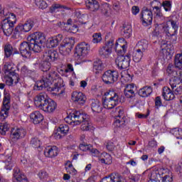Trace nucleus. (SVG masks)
I'll return each instance as SVG.
<instances>
[{
	"label": "nucleus",
	"mask_w": 182,
	"mask_h": 182,
	"mask_svg": "<svg viewBox=\"0 0 182 182\" xmlns=\"http://www.w3.org/2000/svg\"><path fill=\"white\" fill-rule=\"evenodd\" d=\"M130 55H118L115 60V63L119 69H127L130 66Z\"/></svg>",
	"instance_id": "12"
},
{
	"label": "nucleus",
	"mask_w": 182,
	"mask_h": 182,
	"mask_svg": "<svg viewBox=\"0 0 182 182\" xmlns=\"http://www.w3.org/2000/svg\"><path fill=\"white\" fill-rule=\"evenodd\" d=\"M136 87L134 84H127L124 90V95L127 99H132L136 96Z\"/></svg>",
	"instance_id": "23"
},
{
	"label": "nucleus",
	"mask_w": 182,
	"mask_h": 182,
	"mask_svg": "<svg viewBox=\"0 0 182 182\" xmlns=\"http://www.w3.org/2000/svg\"><path fill=\"white\" fill-rule=\"evenodd\" d=\"M10 103L11 95L8 92H4L3 106L0 112V120H5V119L8 117L9 114V109H11V106H9Z\"/></svg>",
	"instance_id": "7"
},
{
	"label": "nucleus",
	"mask_w": 182,
	"mask_h": 182,
	"mask_svg": "<svg viewBox=\"0 0 182 182\" xmlns=\"http://www.w3.org/2000/svg\"><path fill=\"white\" fill-rule=\"evenodd\" d=\"M13 177L17 182H28V178H26L25 174L21 172V169L18 167L14 168Z\"/></svg>",
	"instance_id": "21"
},
{
	"label": "nucleus",
	"mask_w": 182,
	"mask_h": 182,
	"mask_svg": "<svg viewBox=\"0 0 182 182\" xmlns=\"http://www.w3.org/2000/svg\"><path fill=\"white\" fill-rule=\"evenodd\" d=\"M105 158L100 159V163L102 164H112V156L109 154H105Z\"/></svg>",
	"instance_id": "45"
},
{
	"label": "nucleus",
	"mask_w": 182,
	"mask_h": 182,
	"mask_svg": "<svg viewBox=\"0 0 182 182\" xmlns=\"http://www.w3.org/2000/svg\"><path fill=\"white\" fill-rule=\"evenodd\" d=\"M114 147H116V146L114 145V144L112 141H108L107 143V149L108 150V151H113V150H114Z\"/></svg>",
	"instance_id": "64"
},
{
	"label": "nucleus",
	"mask_w": 182,
	"mask_h": 182,
	"mask_svg": "<svg viewBox=\"0 0 182 182\" xmlns=\"http://www.w3.org/2000/svg\"><path fill=\"white\" fill-rule=\"evenodd\" d=\"M27 41L31 43L33 46L34 50L36 53H39L42 51V48H45V43H46V37L43 33L37 31L27 38Z\"/></svg>",
	"instance_id": "3"
},
{
	"label": "nucleus",
	"mask_w": 182,
	"mask_h": 182,
	"mask_svg": "<svg viewBox=\"0 0 182 182\" xmlns=\"http://www.w3.org/2000/svg\"><path fill=\"white\" fill-rule=\"evenodd\" d=\"M105 97L102 102L105 109H114L120 103V96L113 90H109L105 93Z\"/></svg>",
	"instance_id": "4"
},
{
	"label": "nucleus",
	"mask_w": 182,
	"mask_h": 182,
	"mask_svg": "<svg viewBox=\"0 0 182 182\" xmlns=\"http://www.w3.org/2000/svg\"><path fill=\"white\" fill-rule=\"evenodd\" d=\"M3 72H4L6 75H9V76H14L16 77V80L15 81V85L19 82V77L16 75V73H15V68H14L12 64L6 63L3 68Z\"/></svg>",
	"instance_id": "17"
},
{
	"label": "nucleus",
	"mask_w": 182,
	"mask_h": 182,
	"mask_svg": "<svg viewBox=\"0 0 182 182\" xmlns=\"http://www.w3.org/2000/svg\"><path fill=\"white\" fill-rule=\"evenodd\" d=\"M162 96L164 100H166L167 102H169L170 100H174L176 97L174 92L168 87H164Z\"/></svg>",
	"instance_id": "25"
},
{
	"label": "nucleus",
	"mask_w": 182,
	"mask_h": 182,
	"mask_svg": "<svg viewBox=\"0 0 182 182\" xmlns=\"http://www.w3.org/2000/svg\"><path fill=\"white\" fill-rule=\"evenodd\" d=\"M124 119V117L115 118V121L113 123L114 127H124L126 125V120Z\"/></svg>",
	"instance_id": "36"
},
{
	"label": "nucleus",
	"mask_w": 182,
	"mask_h": 182,
	"mask_svg": "<svg viewBox=\"0 0 182 182\" xmlns=\"http://www.w3.org/2000/svg\"><path fill=\"white\" fill-rule=\"evenodd\" d=\"M168 23H171V28L173 29L176 32H177V31H178V21H176V20H173V19H170L168 21Z\"/></svg>",
	"instance_id": "52"
},
{
	"label": "nucleus",
	"mask_w": 182,
	"mask_h": 182,
	"mask_svg": "<svg viewBox=\"0 0 182 182\" xmlns=\"http://www.w3.org/2000/svg\"><path fill=\"white\" fill-rule=\"evenodd\" d=\"M57 107L58 104H56V102L50 98L40 109L46 112V113H53Z\"/></svg>",
	"instance_id": "16"
},
{
	"label": "nucleus",
	"mask_w": 182,
	"mask_h": 182,
	"mask_svg": "<svg viewBox=\"0 0 182 182\" xmlns=\"http://www.w3.org/2000/svg\"><path fill=\"white\" fill-rule=\"evenodd\" d=\"M173 95H181L182 93V85H178L176 87L172 89Z\"/></svg>",
	"instance_id": "61"
},
{
	"label": "nucleus",
	"mask_w": 182,
	"mask_h": 182,
	"mask_svg": "<svg viewBox=\"0 0 182 182\" xmlns=\"http://www.w3.org/2000/svg\"><path fill=\"white\" fill-rule=\"evenodd\" d=\"M50 99V98H49L48 94H46V92H41L36 96L35 102L39 103L38 107L39 109H41V106H43V105L46 104Z\"/></svg>",
	"instance_id": "24"
},
{
	"label": "nucleus",
	"mask_w": 182,
	"mask_h": 182,
	"mask_svg": "<svg viewBox=\"0 0 182 182\" xmlns=\"http://www.w3.org/2000/svg\"><path fill=\"white\" fill-rule=\"evenodd\" d=\"M101 12L103 15H109V4H105L101 6Z\"/></svg>",
	"instance_id": "57"
},
{
	"label": "nucleus",
	"mask_w": 182,
	"mask_h": 182,
	"mask_svg": "<svg viewBox=\"0 0 182 182\" xmlns=\"http://www.w3.org/2000/svg\"><path fill=\"white\" fill-rule=\"evenodd\" d=\"M26 136V130L23 128H12L10 133V138L14 141L23 139Z\"/></svg>",
	"instance_id": "14"
},
{
	"label": "nucleus",
	"mask_w": 182,
	"mask_h": 182,
	"mask_svg": "<svg viewBox=\"0 0 182 182\" xmlns=\"http://www.w3.org/2000/svg\"><path fill=\"white\" fill-rule=\"evenodd\" d=\"M86 6L88 9H90L92 12H95V11H98L100 8L99 5V2L96 0H87L86 1Z\"/></svg>",
	"instance_id": "31"
},
{
	"label": "nucleus",
	"mask_w": 182,
	"mask_h": 182,
	"mask_svg": "<svg viewBox=\"0 0 182 182\" xmlns=\"http://www.w3.org/2000/svg\"><path fill=\"white\" fill-rule=\"evenodd\" d=\"M13 177L17 182H28V178H26L25 174L21 172V169L18 167L14 168Z\"/></svg>",
	"instance_id": "22"
},
{
	"label": "nucleus",
	"mask_w": 182,
	"mask_h": 182,
	"mask_svg": "<svg viewBox=\"0 0 182 182\" xmlns=\"http://www.w3.org/2000/svg\"><path fill=\"white\" fill-rule=\"evenodd\" d=\"M166 73L168 76H171L172 77L177 76V71L174 70V65H173V64H169L168 65Z\"/></svg>",
	"instance_id": "44"
},
{
	"label": "nucleus",
	"mask_w": 182,
	"mask_h": 182,
	"mask_svg": "<svg viewBox=\"0 0 182 182\" xmlns=\"http://www.w3.org/2000/svg\"><path fill=\"white\" fill-rule=\"evenodd\" d=\"M102 82L105 85H113L119 79V72L117 70H108L102 76Z\"/></svg>",
	"instance_id": "8"
},
{
	"label": "nucleus",
	"mask_w": 182,
	"mask_h": 182,
	"mask_svg": "<svg viewBox=\"0 0 182 182\" xmlns=\"http://www.w3.org/2000/svg\"><path fill=\"white\" fill-rule=\"evenodd\" d=\"M62 41H63V36L62 34H58L49 38L47 41V45L48 48H56V46H58L59 43H60Z\"/></svg>",
	"instance_id": "20"
},
{
	"label": "nucleus",
	"mask_w": 182,
	"mask_h": 182,
	"mask_svg": "<svg viewBox=\"0 0 182 182\" xmlns=\"http://www.w3.org/2000/svg\"><path fill=\"white\" fill-rule=\"evenodd\" d=\"M138 50H141V52H146L147 48H149V41L147 40H141L137 43Z\"/></svg>",
	"instance_id": "35"
},
{
	"label": "nucleus",
	"mask_w": 182,
	"mask_h": 182,
	"mask_svg": "<svg viewBox=\"0 0 182 182\" xmlns=\"http://www.w3.org/2000/svg\"><path fill=\"white\" fill-rule=\"evenodd\" d=\"M140 19L144 26H149L153 23V11L144 6L142 8L140 14Z\"/></svg>",
	"instance_id": "9"
},
{
	"label": "nucleus",
	"mask_w": 182,
	"mask_h": 182,
	"mask_svg": "<svg viewBox=\"0 0 182 182\" xmlns=\"http://www.w3.org/2000/svg\"><path fill=\"white\" fill-rule=\"evenodd\" d=\"M65 166H66L65 168H66L67 173H70V174H72V173L76 174L77 171L73 167V165L72 164L70 161H68L65 164Z\"/></svg>",
	"instance_id": "42"
},
{
	"label": "nucleus",
	"mask_w": 182,
	"mask_h": 182,
	"mask_svg": "<svg viewBox=\"0 0 182 182\" xmlns=\"http://www.w3.org/2000/svg\"><path fill=\"white\" fill-rule=\"evenodd\" d=\"M114 46V38L112 37L108 41H107L104 46L100 48L98 53L99 56L102 59H107L112 55V50Z\"/></svg>",
	"instance_id": "5"
},
{
	"label": "nucleus",
	"mask_w": 182,
	"mask_h": 182,
	"mask_svg": "<svg viewBox=\"0 0 182 182\" xmlns=\"http://www.w3.org/2000/svg\"><path fill=\"white\" fill-rule=\"evenodd\" d=\"M121 35L129 39L132 36V26L128 24H124L121 29Z\"/></svg>",
	"instance_id": "30"
},
{
	"label": "nucleus",
	"mask_w": 182,
	"mask_h": 182,
	"mask_svg": "<svg viewBox=\"0 0 182 182\" xmlns=\"http://www.w3.org/2000/svg\"><path fill=\"white\" fill-rule=\"evenodd\" d=\"M12 159L11 158V156L8 157V159L5 161V168L6 170H12V167H14V164L11 161Z\"/></svg>",
	"instance_id": "54"
},
{
	"label": "nucleus",
	"mask_w": 182,
	"mask_h": 182,
	"mask_svg": "<svg viewBox=\"0 0 182 182\" xmlns=\"http://www.w3.org/2000/svg\"><path fill=\"white\" fill-rule=\"evenodd\" d=\"M4 79L8 86H12V85H14V84H15V82H16V77H12L9 76V75H5Z\"/></svg>",
	"instance_id": "49"
},
{
	"label": "nucleus",
	"mask_w": 182,
	"mask_h": 182,
	"mask_svg": "<svg viewBox=\"0 0 182 182\" xmlns=\"http://www.w3.org/2000/svg\"><path fill=\"white\" fill-rule=\"evenodd\" d=\"M153 93V88L150 86H145L139 90V95L141 97H147Z\"/></svg>",
	"instance_id": "32"
},
{
	"label": "nucleus",
	"mask_w": 182,
	"mask_h": 182,
	"mask_svg": "<svg viewBox=\"0 0 182 182\" xmlns=\"http://www.w3.org/2000/svg\"><path fill=\"white\" fill-rule=\"evenodd\" d=\"M102 42V33H95L92 35V43H100Z\"/></svg>",
	"instance_id": "50"
},
{
	"label": "nucleus",
	"mask_w": 182,
	"mask_h": 182,
	"mask_svg": "<svg viewBox=\"0 0 182 182\" xmlns=\"http://www.w3.org/2000/svg\"><path fill=\"white\" fill-rule=\"evenodd\" d=\"M127 49V47L126 45H119V43H115V51L117 53H119V55H124L126 53V50Z\"/></svg>",
	"instance_id": "37"
},
{
	"label": "nucleus",
	"mask_w": 182,
	"mask_h": 182,
	"mask_svg": "<svg viewBox=\"0 0 182 182\" xmlns=\"http://www.w3.org/2000/svg\"><path fill=\"white\" fill-rule=\"evenodd\" d=\"M4 53L6 58H11L14 53V47L11 44H6L4 46Z\"/></svg>",
	"instance_id": "40"
},
{
	"label": "nucleus",
	"mask_w": 182,
	"mask_h": 182,
	"mask_svg": "<svg viewBox=\"0 0 182 182\" xmlns=\"http://www.w3.org/2000/svg\"><path fill=\"white\" fill-rule=\"evenodd\" d=\"M162 31L164 33L166 34V36L168 38L171 43H176V42H177V36H176L177 35V31H176V30L173 29L171 27H169L168 24L163 26Z\"/></svg>",
	"instance_id": "15"
},
{
	"label": "nucleus",
	"mask_w": 182,
	"mask_h": 182,
	"mask_svg": "<svg viewBox=\"0 0 182 182\" xmlns=\"http://www.w3.org/2000/svg\"><path fill=\"white\" fill-rule=\"evenodd\" d=\"M19 50L23 58H29L32 53V50L36 53L35 47H33L32 43L29 41L21 43L20 44Z\"/></svg>",
	"instance_id": "11"
},
{
	"label": "nucleus",
	"mask_w": 182,
	"mask_h": 182,
	"mask_svg": "<svg viewBox=\"0 0 182 182\" xmlns=\"http://www.w3.org/2000/svg\"><path fill=\"white\" fill-rule=\"evenodd\" d=\"M155 106L157 109L163 106V102H161V97L160 96L155 98Z\"/></svg>",
	"instance_id": "60"
},
{
	"label": "nucleus",
	"mask_w": 182,
	"mask_h": 182,
	"mask_svg": "<svg viewBox=\"0 0 182 182\" xmlns=\"http://www.w3.org/2000/svg\"><path fill=\"white\" fill-rule=\"evenodd\" d=\"M154 14L155 15V18L161 15L163 13L161 12V6L160 7L155 6L153 7Z\"/></svg>",
	"instance_id": "59"
},
{
	"label": "nucleus",
	"mask_w": 182,
	"mask_h": 182,
	"mask_svg": "<svg viewBox=\"0 0 182 182\" xmlns=\"http://www.w3.org/2000/svg\"><path fill=\"white\" fill-rule=\"evenodd\" d=\"M63 80L58 72L51 70L43 73L41 80L35 83L33 89L34 90L47 89L48 92H50L52 95L58 96V95H63L65 92Z\"/></svg>",
	"instance_id": "1"
},
{
	"label": "nucleus",
	"mask_w": 182,
	"mask_h": 182,
	"mask_svg": "<svg viewBox=\"0 0 182 182\" xmlns=\"http://www.w3.org/2000/svg\"><path fill=\"white\" fill-rule=\"evenodd\" d=\"M60 8H63V9H65V8H66V6H62V5L59 4H53L50 8V12H51V14H53V12H55V11H56V9H59Z\"/></svg>",
	"instance_id": "56"
},
{
	"label": "nucleus",
	"mask_w": 182,
	"mask_h": 182,
	"mask_svg": "<svg viewBox=\"0 0 182 182\" xmlns=\"http://www.w3.org/2000/svg\"><path fill=\"white\" fill-rule=\"evenodd\" d=\"M9 130V124L6 123H0V133L3 136H5L6 134V132Z\"/></svg>",
	"instance_id": "48"
},
{
	"label": "nucleus",
	"mask_w": 182,
	"mask_h": 182,
	"mask_svg": "<svg viewBox=\"0 0 182 182\" xmlns=\"http://www.w3.org/2000/svg\"><path fill=\"white\" fill-rule=\"evenodd\" d=\"M180 81L178 80H176V78H174L173 80H170V85L171 89H176L177 86H180Z\"/></svg>",
	"instance_id": "58"
},
{
	"label": "nucleus",
	"mask_w": 182,
	"mask_h": 182,
	"mask_svg": "<svg viewBox=\"0 0 182 182\" xmlns=\"http://www.w3.org/2000/svg\"><path fill=\"white\" fill-rule=\"evenodd\" d=\"M73 46H75V38H65L59 46L60 53L63 56H68L72 52Z\"/></svg>",
	"instance_id": "6"
},
{
	"label": "nucleus",
	"mask_w": 182,
	"mask_h": 182,
	"mask_svg": "<svg viewBox=\"0 0 182 182\" xmlns=\"http://www.w3.org/2000/svg\"><path fill=\"white\" fill-rule=\"evenodd\" d=\"M94 70H103V63L100 60H97L93 63Z\"/></svg>",
	"instance_id": "47"
},
{
	"label": "nucleus",
	"mask_w": 182,
	"mask_h": 182,
	"mask_svg": "<svg viewBox=\"0 0 182 182\" xmlns=\"http://www.w3.org/2000/svg\"><path fill=\"white\" fill-rule=\"evenodd\" d=\"M90 50V46L89 44L83 42L78 44L75 48V56L77 59H82L89 53Z\"/></svg>",
	"instance_id": "13"
},
{
	"label": "nucleus",
	"mask_w": 182,
	"mask_h": 182,
	"mask_svg": "<svg viewBox=\"0 0 182 182\" xmlns=\"http://www.w3.org/2000/svg\"><path fill=\"white\" fill-rule=\"evenodd\" d=\"M5 14H7V16H3L6 17V22H9V23H13V25H15L16 23V16L14 14V13H9L8 11H5Z\"/></svg>",
	"instance_id": "33"
},
{
	"label": "nucleus",
	"mask_w": 182,
	"mask_h": 182,
	"mask_svg": "<svg viewBox=\"0 0 182 182\" xmlns=\"http://www.w3.org/2000/svg\"><path fill=\"white\" fill-rule=\"evenodd\" d=\"M144 55V52L136 49V51L133 53V60L136 63H139L141 60V58H143V55Z\"/></svg>",
	"instance_id": "34"
},
{
	"label": "nucleus",
	"mask_w": 182,
	"mask_h": 182,
	"mask_svg": "<svg viewBox=\"0 0 182 182\" xmlns=\"http://www.w3.org/2000/svg\"><path fill=\"white\" fill-rule=\"evenodd\" d=\"M111 181L114 182H127L126 179L119 173H112L111 175Z\"/></svg>",
	"instance_id": "39"
},
{
	"label": "nucleus",
	"mask_w": 182,
	"mask_h": 182,
	"mask_svg": "<svg viewBox=\"0 0 182 182\" xmlns=\"http://www.w3.org/2000/svg\"><path fill=\"white\" fill-rule=\"evenodd\" d=\"M65 121L71 126H77V124L82 123L81 130L86 132L90 130V127H92V125L89 123V117L83 114L82 111H74L65 119Z\"/></svg>",
	"instance_id": "2"
},
{
	"label": "nucleus",
	"mask_w": 182,
	"mask_h": 182,
	"mask_svg": "<svg viewBox=\"0 0 182 182\" xmlns=\"http://www.w3.org/2000/svg\"><path fill=\"white\" fill-rule=\"evenodd\" d=\"M44 154L46 157H50V159L56 157V156H58V147L55 146L53 147L48 146L44 150Z\"/></svg>",
	"instance_id": "27"
},
{
	"label": "nucleus",
	"mask_w": 182,
	"mask_h": 182,
	"mask_svg": "<svg viewBox=\"0 0 182 182\" xmlns=\"http://www.w3.org/2000/svg\"><path fill=\"white\" fill-rule=\"evenodd\" d=\"M30 118L33 124H39L43 121V115L39 111H35L30 114Z\"/></svg>",
	"instance_id": "26"
},
{
	"label": "nucleus",
	"mask_w": 182,
	"mask_h": 182,
	"mask_svg": "<svg viewBox=\"0 0 182 182\" xmlns=\"http://www.w3.org/2000/svg\"><path fill=\"white\" fill-rule=\"evenodd\" d=\"M33 26H35V21L32 19H28L23 24H18L14 28V35H21V33L29 32Z\"/></svg>",
	"instance_id": "10"
},
{
	"label": "nucleus",
	"mask_w": 182,
	"mask_h": 182,
	"mask_svg": "<svg viewBox=\"0 0 182 182\" xmlns=\"http://www.w3.org/2000/svg\"><path fill=\"white\" fill-rule=\"evenodd\" d=\"M65 29L70 33H76V32H77V31H79V27H77V25L72 24L71 26H68Z\"/></svg>",
	"instance_id": "53"
},
{
	"label": "nucleus",
	"mask_w": 182,
	"mask_h": 182,
	"mask_svg": "<svg viewBox=\"0 0 182 182\" xmlns=\"http://www.w3.org/2000/svg\"><path fill=\"white\" fill-rule=\"evenodd\" d=\"M40 69L45 73V72H50V63L49 61H46L43 60L40 65Z\"/></svg>",
	"instance_id": "38"
},
{
	"label": "nucleus",
	"mask_w": 182,
	"mask_h": 182,
	"mask_svg": "<svg viewBox=\"0 0 182 182\" xmlns=\"http://www.w3.org/2000/svg\"><path fill=\"white\" fill-rule=\"evenodd\" d=\"M59 54L58 52L53 50H48V51H46L43 55V60H46L50 63V62H55V60H57Z\"/></svg>",
	"instance_id": "18"
},
{
	"label": "nucleus",
	"mask_w": 182,
	"mask_h": 182,
	"mask_svg": "<svg viewBox=\"0 0 182 182\" xmlns=\"http://www.w3.org/2000/svg\"><path fill=\"white\" fill-rule=\"evenodd\" d=\"M59 131L63 136H66V134H68L69 132V126H68L66 124H61L59 126Z\"/></svg>",
	"instance_id": "46"
},
{
	"label": "nucleus",
	"mask_w": 182,
	"mask_h": 182,
	"mask_svg": "<svg viewBox=\"0 0 182 182\" xmlns=\"http://www.w3.org/2000/svg\"><path fill=\"white\" fill-rule=\"evenodd\" d=\"M80 150H82V151H90L92 154H96L99 151L96 149H93V146L92 144H87L85 142L80 144Z\"/></svg>",
	"instance_id": "29"
},
{
	"label": "nucleus",
	"mask_w": 182,
	"mask_h": 182,
	"mask_svg": "<svg viewBox=\"0 0 182 182\" xmlns=\"http://www.w3.org/2000/svg\"><path fill=\"white\" fill-rule=\"evenodd\" d=\"M155 19L156 22L159 23V25H161L162 23H164L166 22V17L164 16V15H163V14H159V16H156V17H155Z\"/></svg>",
	"instance_id": "55"
},
{
	"label": "nucleus",
	"mask_w": 182,
	"mask_h": 182,
	"mask_svg": "<svg viewBox=\"0 0 182 182\" xmlns=\"http://www.w3.org/2000/svg\"><path fill=\"white\" fill-rule=\"evenodd\" d=\"M72 100L77 105H83L86 102V96L82 92L74 91L72 93Z\"/></svg>",
	"instance_id": "19"
},
{
	"label": "nucleus",
	"mask_w": 182,
	"mask_h": 182,
	"mask_svg": "<svg viewBox=\"0 0 182 182\" xmlns=\"http://www.w3.org/2000/svg\"><path fill=\"white\" fill-rule=\"evenodd\" d=\"M38 5L40 9H46V8H48V4L43 0H40Z\"/></svg>",
	"instance_id": "63"
},
{
	"label": "nucleus",
	"mask_w": 182,
	"mask_h": 182,
	"mask_svg": "<svg viewBox=\"0 0 182 182\" xmlns=\"http://www.w3.org/2000/svg\"><path fill=\"white\" fill-rule=\"evenodd\" d=\"M160 6H163L164 9L166 12H170L172 8V4L170 1H164L161 4Z\"/></svg>",
	"instance_id": "43"
},
{
	"label": "nucleus",
	"mask_w": 182,
	"mask_h": 182,
	"mask_svg": "<svg viewBox=\"0 0 182 182\" xmlns=\"http://www.w3.org/2000/svg\"><path fill=\"white\" fill-rule=\"evenodd\" d=\"M30 144H31L34 149H39V147H41V140L38 138H32Z\"/></svg>",
	"instance_id": "51"
},
{
	"label": "nucleus",
	"mask_w": 182,
	"mask_h": 182,
	"mask_svg": "<svg viewBox=\"0 0 182 182\" xmlns=\"http://www.w3.org/2000/svg\"><path fill=\"white\" fill-rule=\"evenodd\" d=\"M175 68L182 69V54H176L175 56Z\"/></svg>",
	"instance_id": "41"
},
{
	"label": "nucleus",
	"mask_w": 182,
	"mask_h": 182,
	"mask_svg": "<svg viewBox=\"0 0 182 182\" xmlns=\"http://www.w3.org/2000/svg\"><path fill=\"white\" fill-rule=\"evenodd\" d=\"M38 177L41 180H46V178L48 177V173H46L45 171H41L38 173Z\"/></svg>",
	"instance_id": "62"
},
{
	"label": "nucleus",
	"mask_w": 182,
	"mask_h": 182,
	"mask_svg": "<svg viewBox=\"0 0 182 182\" xmlns=\"http://www.w3.org/2000/svg\"><path fill=\"white\" fill-rule=\"evenodd\" d=\"M91 109L94 113H102L103 110V104L98 100H94L91 104Z\"/></svg>",
	"instance_id": "28"
}]
</instances>
